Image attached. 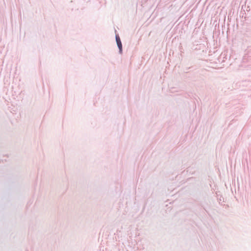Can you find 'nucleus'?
Listing matches in <instances>:
<instances>
[{
	"label": "nucleus",
	"mask_w": 251,
	"mask_h": 251,
	"mask_svg": "<svg viewBox=\"0 0 251 251\" xmlns=\"http://www.w3.org/2000/svg\"><path fill=\"white\" fill-rule=\"evenodd\" d=\"M116 40L117 44V46L119 49L120 51L121 52L122 50V45L120 38L118 35H117L116 36Z\"/></svg>",
	"instance_id": "f257e3e1"
}]
</instances>
